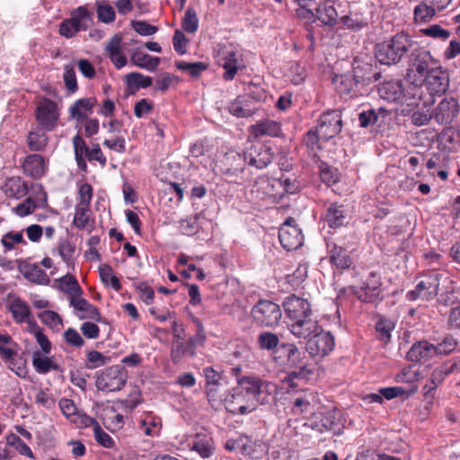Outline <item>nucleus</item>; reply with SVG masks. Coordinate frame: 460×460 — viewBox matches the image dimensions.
Here are the masks:
<instances>
[{"label":"nucleus","instance_id":"56","mask_svg":"<svg viewBox=\"0 0 460 460\" xmlns=\"http://www.w3.org/2000/svg\"><path fill=\"white\" fill-rule=\"evenodd\" d=\"M4 361L7 365L8 368L15 373L18 376L25 377L27 376L28 370L26 362L22 358L12 356V358L5 359Z\"/></svg>","mask_w":460,"mask_h":460},{"label":"nucleus","instance_id":"3","mask_svg":"<svg viewBox=\"0 0 460 460\" xmlns=\"http://www.w3.org/2000/svg\"><path fill=\"white\" fill-rule=\"evenodd\" d=\"M245 395L250 397L256 403H264L263 394H270L276 390V385L271 382L263 381L256 376H245L238 379L237 386Z\"/></svg>","mask_w":460,"mask_h":460},{"label":"nucleus","instance_id":"7","mask_svg":"<svg viewBox=\"0 0 460 460\" xmlns=\"http://www.w3.org/2000/svg\"><path fill=\"white\" fill-rule=\"evenodd\" d=\"M227 411L233 414L244 415L256 409V403L245 395L238 387H235L224 395L223 403Z\"/></svg>","mask_w":460,"mask_h":460},{"label":"nucleus","instance_id":"25","mask_svg":"<svg viewBox=\"0 0 460 460\" xmlns=\"http://www.w3.org/2000/svg\"><path fill=\"white\" fill-rule=\"evenodd\" d=\"M195 349L188 341H185L180 334H174L172 342L171 358L173 364H178L185 356L193 357Z\"/></svg>","mask_w":460,"mask_h":460},{"label":"nucleus","instance_id":"19","mask_svg":"<svg viewBox=\"0 0 460 460\" xmlns=\"http://www.w3.org/2000/svg\"><path fill=\"white\" fill-rule=\"evenodd\" d=\"M290 332L298 339L311 338L312 335L320 330L317 321L314 320L311 315L293 320L288 327Z\"/></svg>","mask_w":460,"mask_h":460},{"label":"nucleus","instance_id":"38","mask_svg":"<svg viewBox=\"0 0 460 460\" xmlns=\"http://www.w3.org/2000/svg\"><path fill=\"white\" fill-rule=\"evenodd\" d=\"M330 262L336 267V270L333 272L334 278L340 279L345 268V252L342 246L332 244L330 248Z\"/></svg>","mask_w":460,"mask_h":460},{"label":"nucleus","instance_id":"48","mask_svg":"<svg viewBox=\"0 0 460 460\" xmlns=\"http://www.w3.org/2000/svg\"><path fill=\"white\" fill-rule=\"evenodd\" d=\"M181 28L188 33H195L199 28V18L192 7H188L181 21Z\"/></svg>","mask_w":460,"mask_h":460},{"label":"nucleus","instance_id":"14","mask_svg":"<svg viewBox=\"0 0 460 460\" xmlns=\"http://www.w3.org/2000/svg\"><path fill=\"white\" fill-rule=\"evenodd\" d=\"M59 118V112L56 102L43 99L38 105L36 111V119L39 124L46 130H53Z\"/></svg>","mask_w":460,"mask_h":460},{"label":"nucleus","instance_id":"61","mask_svg":"<svg viewBox=\"0 0 460 460\" xmlns=\"http://www.w3.org/2000/svg\"><path fill=\"white\" fill-rule=\"evenodd\" d=\"M94 438L95 440L102 447L106 448H112L115 446L114 439L106 433L100 424L95 426V429H93Z\"/></svg>","mask_w":460,"mask_h":460},{"label":"nucleus","instance_id":"2","mask_svg":"<svg viewBox=\"0 0 460 460\" xmlns=\"http://www.w3.org/2000/svg\"><path fill=\"white\" fill-rule=\"evenodd\" d=\"M378 93L381 98L388 102H401L407 106L415 105L420 100V89L417 85H411L404 89L400 80L384 82L378 87Z\"/></svg>","mask_w":460,"mask_h":460},{"label":"nucleus","instance_id":"35","mask_svg":"<svg viewBox=\"0 0 460 460\" xmlns=\"http://www.w3.org/2000/svg\"><path fill=\"white\" fill-rule=\"evenodd\" d=\"M240 453L250 459H260L264 455V447L261 443L253 441L247 436H242Z\"/></svg>","mask_w":460,"mask_h":460},{"label":"nucleus","instance_id":"17","mask_svg":"<svg viewBox=\"0 0 460 460\" xmlns=\"http://www.w3.org/2000/svg\"><path fill=\"white\" fill-rule=\"evenodd\" d=\"M124 49L125 43H123L120 34L112 36L105 45V51L117 69H121L128 63Z\"/></svg>","mask_w":460,"mask_h":460},{"label":"nucleus","instance_id":"63","mask_svg":"<svg viewBox=\"0 0 460 460\" xmlns=\"http://www.w3.org/2000/svg\"><path fill=\"white\" fill-rule=\"evenodd\" d=\"M59 408L64 414V416L68 419L72 420L73 417L76 415V413L79 411L77 410V407L73 400L67 399V398H62L59 401Z\"/></svg>","mask_w":460,"mask_h":460},{"label":"nucleus","instance_id":"54","mask_svg":"<svg viewBox=\"0 0 460 460\" xmlns=\"http://www.w3.org/2000/svg\"><path fill=\"white\" fill-rule=\"evenodd\" d=\"M25 276L31 281L39 285H48L50 281L49 275L36 265L30 266Z\"/></svg>","mask_w":460,"mask_h":460},{"label":"nucleus","instance_id":"27","mask_svg":"<svg viewBox=\"0 0 460 460\" xmlns=\"http://www.w3.org/2000/svg\"><path fill=\"white\" fill-rule=\"evenodd\" d=\"M435 118L440 123H449L458 111V102L454 98H445L438 105Z\"/></svg>","mask_w":460,"mask_h":460},{"label":"nucleus","instance_id":"39","mask_svg":"<svg viewBox=\"0 0 460 460\" xmlns=\"http://www.w3.org/2000/svg\"><path fill=\"white\" fill-rule=\"evenodd\" d=\"M316 16L325 25H333L336 23L338 13L330 1L324 2L316 9Z\"/></svg>","mask_w":460,"mask_h":460},{"label":"nucleus","instance_id":"52","mask_svg":"<svg viewBox=\"0 0 460 460\" xmlns=\"http://www.w3.org/2000/svg\"><path fill=\"white\" fill-rule=\"evenodd\" d=\"M370 70L371 67L367 63L362 66H356V62L353 64V79L357 87L362 88L366 84L369 83L370 77L367 76V74Z\"/></svg>","mask_w":460,"mask_h":460},{"label":"nucleus","instance_id":"47","mask_svg":"<svg viewBox=\"0 0 460 460\" xmlns=\"http://www.w3.org/2000/svg\"><path fill=\"white\" fill-rule=\"evenodd\" d=\"M99 274L102 281L105 285H110L116 291L122 288L119 279L114 275L113 270L110 265L102 264L99 267Z\"/></svg>","mask_w":460,"mask_h":460},{"label":"nucleus","instance_id":"21","mask_svg":"<svg viewBox=\"0 0 460 460\" xmlns=\"http://www.w3.org/2000/svg\"><path fill=\"white\" fill-rule=\"evenodd\" d=\"M436 356L435 345L427 341L413 343L407 352L406 358L412 362L429 360Z\"/></svg>","mask_w":460,"mask_h":460},{"label":"nucleus","instance_id":"46","mask_svg":"<svg viewBox=\"0 0 460 460\" xmlns=\"http://www.w3.org/2000/svg\"><path fill=\"white\" fill-rule=\"evenodd\" d=\"M58 282L59 289L64 293L76 296H81L83 293L76 279L70 274H66L58 279Z\"/></svg>","mask_w":460,"mask_h":460},{"label":"nucleus","instance_id":"24","mask_svg":"<svg viewBox=\"0 0 460 460\" xmlns=\"http://www.w3.org/2000/svg\"><path fill=\"white\" fill-rule=\"evenodd\" d=\"M23 172L26 175L39 179L42 177L47 170V164L40 155H28L22 164Z\"/></svg>","mask_w":460,"mask_h":460},{"label":"nucleus","instance_id":"32","mask_svg":"<svg viewBox=\"0 0 460 460\" xmlns=\"http://www.w3.org/2000/svg\"><path fill=\"white\" fill-rule=\"evenodd\" d=\"M3 190L9 198L21 199L27 195L28 186L21 177H11L5 181Z\"/></svg>","mask_w":460,"mask_h":460},{"label":"nucleus","instance_id":"60","mask_svg":"<svg viewBox=\"0 0 460 460\" xmlns=\"http://www.w3.org/2000/svg\"><path fill=\"white\" fill-rule=\"evenodd\" d=\"M141 425L144 429V433L147 436H153L159 430L161 427L160 418L153 417L152 415L146 416L141 420Z\"/></svg>","mask_w":460,"mask_h":460},{"label":"nucleus","instance_id":"62","mask_svg":"<svg viewBox=\"0 0 460 460\" xmlns=\"http://www.w3.org/2000/svg\"><path fill=\"white\" fill-rule=\"evenodd\" d=\"M421 32L423 33V35L434 39L447 40L450 37V31L448 30L442 28L438 24L430 25L421 30Z\"/></svg>","mask_w":460,"mask_h":460},{"label":"nucleus","instance_id":"20","mask_svg":"<svg viewBox=\"0 0 460 460\" xmlns=\"http://www.w3.org/2000/svg\"><path fill=\"white\" fill-rule=\"evenodd\" d=\"M432 94L444 93L448 87L447 76L440 65L432 69L423 79Z\"/></svg>","mask_w":460,"mask_h":460},{"label":"nucleus","instance_id":"33","mask_svg":"<svg viewBox=\"0 0 460 460\" xmlns=\"http://www.w3.org/2000/svg\"><path fill=\"white\" fill-rule=\"evenodd\" d=\"M160 58L158 57H152L146 53L141 51H134L130 57V62L140 68H144L147 71L153 72L160 64Z\"/></svg>","mask_w":460,"mask_h":460},{"label":"nucleus","instance_id":"59","mask_svg":"<svg viewBox=\"0 0 460 460\" xmlns=\"http://www.w3.org/2000/svg\"><path fill=\"white\" fill-rule=\"evenodd\" d=\"M88 212L89 207L80 205L75 206L73 223L77 228L84 229L87 226L89 221Z\"/></svg>","mask_w":460,"mask_h":460},{"label":"nucleus","instance_id":"12","mask_svg":"<svg viewBox=\"0 0 460 460\" xmlns=\"http://www.w3.org/2000/svg\"><path fill=\"white\" fill-rule=\"evenodd\" d=\"M234 157L243 160L249 165L257 169H263L272 161L273 155L270 149L262 145H252L243 152V155L236 154Z\"/></svg>","mask_w":460,"mask_h":460},{"label":"nucleus","instance_id":"57","mask_svg":"<svg viewBox=\"0 0 460 460\" xmlns=\"http://www.w3.org/2000/svg\"><path fill=\"white\" fill-rule=\"evenodd\" d=\"M199 215H195L193 217H189L185 219L180 221V230L182 234L185 235H194L199 231V224H198Z\"/></svg>","mask_w":460,"mask_h":460},{"label":"nucleus","instance_id":"45","mask_svg":"<svg viewBox=\"0 0 460 460\" xmlns=\"http://www.w3.org/2000/svg\"><path fill=\"white\" fill-rule=\"evenodd\" d=\"M125 82L128 87L138 90L151 86L153 80L150 76L144 75L141 73L132 72L125 76Z\"/></svg>","mask_w":460,"mask_h":460},{"label":"nucleus","instance_id":"42","mask_svg":"<svg viewBox=\"0 0 460 460\" xmlns=\"http://www.w3.org/2000/svg\"><path fill=\"white\" fill-rule=\"evenodd\" d=\"M70 21L79 31H85L92 23L91 13L86 7L79 6L72 12Z\"/></svg>","mask_w":460,"mask_h":460},{"label":"nucleus","instance_id":"18","mask_svg":"<svg viewBox=\"0 0 460 460\" xmlns=\"http://www.w3.org/2000/svg\"><path fill=\"white\" fill-rule=\"evenodd\" d=\"M259 110L254 99L250 95L238 96L228 106V111L237 118H248Z\"/></svg>","mask_w":460,"mask_h":460},{"label":"nucleus","instance_id":"15","mask_svg":"<svg viewBox=\"0 0 460 460\" xmlns=\"http://www.w3.org/2000/svg\"><path fill=\"white\" fill-rule=\"evenodd\" d=\"M439 65L429 51L415 49L411 52L410 71H415L423 79L433 68Z\"/></svg>","mask_w":460,"mask_h":460},{"label":"nucleus","instance_id":"36","mask_svg":"<svg viewBox=\"0 0 460 460\" xmlns=\"http://www.w3.org/2000/svg\"><path fill=\"white\" fill-rule=\"evenodd\" d=\"M345 209L342 204L332 203L327 208L325 220L331 228L341 227L344 223Z\"/></svg>","mask_w":460,"mask_h":460},{"label":"nucleus","instance_id":"50","mask_svg":"<svg viewBox=\"0 0 460 460\" xmlns=\"http://www.w3.org/2000/svg\"><path fill=\"white\" fill-rule=\"evenodd\" d=\"M48 142L47 135L41 130L37 129L30 132L28 136V145L31 150L40 151L43 149Z\"/></svg>","mask_w":460,"mask_h":460},{"label":"nucleus","instance_id":"41","mask_svg":"<svg viewBox=\"0 0 460 460\" xmlns=\"http://www.w3.org/2000/svg\"><path fill=\"white\" fill-rule=\"evenodd\" d=\"M19 345L8 334H0V358L3 360L17 356Z\"/></svg>","mask_w":460,"mask_h":460},{"label":"nucleus","instance_id":"6","mask_svg":"<svg viewBox=\"0 0 460 460\" xmlns=\"http://www.w3.org/2000/svg\"><path fill=\"white\" fill-rule=\"evenodd\" d=\"M127 372L120 366H112L105 369L96 379V387L100 391L115 392L126 384Z\"/></svg>","mask_w":460,"mask_h":460},{"label":"nucleus","instance_id":"58","mask_svg":"<svg viewBox=\"0 0 460 460\" xmlns=\"http://www.w3.org/2000/svg\"><path fill=\"white\" fill-rule=\"evenodd\" d=\"M207 65L203 62H179L177 68L188 72L191 76H199L203 71L207 69Z\"/></svg>","mask_w":460,"mask_h":460},{"label":"nucleus","instance_id":"5","mask_svg":"<svg viewBox=\"0 0 460 460\" xmlns=\"http://www.w3.org/2000/svg\"><path fill=\"white\" fill-rule=\"evenodd\" d=\"M217 62L225 69L223 78L231 81L242 66V55L234 46L223 45L217 50Z\"/></svg>","mask_w":460,"mask_h":460},{"label":"nucleus","instance_id":"51","mask_svg":"<svg viewBox=\"0 0 460 460\" xmlns=\"http://www.w3.org/2000/svg\"><path fill=\"white\" fill-rule=\"evenodd\" d=\"M257 341L260 349L269 351L274 350L279 344V337L270 332H261L258 336Z\"/></svg>","mask_w":460,"mask_h":460},{"label":"nucleus","instance_id":"43","mask_svg":"<svg viewBox=\"0 0 460 460\" xmlns=\"http://www.w3.org/2000/svg\"><path fill=\"white\" fill-rule=\"evenodd\" d=\"M437 10L427 1L423 0L414 8V21L417 23H426L435 16Z\"/></svg>","mask_w":460,"mask_h":460},{"label":"nucleus","instance_id":"23","mask_svg":"<svg viewBox=\"0 0 460 460\" xmlns=\"http://www.w3.org/2000/svg\"><path fill=\"white\" fill-rule=\"evenodd\" d=\"M351 291L357 297L365 303H376L381 300L380 297V283L377 280H372L362 287H350Z\"/></svg>","mask_w":460,"mask_h":460},{"label":"nucleus","instance_id":"1","mask_svg":"<svg viewBox=\"0 0 460 460\" xmlns=\"http://www.w3.org/2000/svg\"><path fill=\"white\" fill-rule=\"evenodd\" d=\"M412 44L413 41L410 36L404 33H397L390 40L376 46V58L384 65H395L411 49Z\"/></svg>","mask_w":460,"mask_h":460},{"label":"nucleus","instance_id":"11","mask_svg":"<svg viewBox=\"0 0 460 460\" xmlns=\"http://www.w3.org/2000/svg\"><path fill=\"white\" fill-rule=\"evenodd\" d=\"M318 134L323 140H329L341 131L342 114L341 111L334 110L324 112L319 119Z\"/></svg>","mask_w":460,"mask_h":460},{"label":"nucleus","instance_id":"64","mask_svg":"<svg viewBox=\"0 0 460 460\" xmlns=\"http://www.w3.org/2000/svg\"><path fill=\"white\" fill-rule=\"evenodd\" d=\"M39 317L43 323L49 325L51 328H56L62 324V319L60 316L57 313L50 310L40 313Z\"/></svg>","mask_w":460,"mask_h":460},{"label":"nucleus","instance_id":"13","mask_svg":"<svg viewBox=\"0 0 460 460\" xmlns=\"http://www.w3.org/2000/svg\"><path fill=\"white\" fill-rule=\"evenodd\" d=\"M281 347L285 349L287 357V365L289 367L298 368V371H292L287 376V379L289 381L292 379L291 376L296 377H306L312 371L307 368V365L305 361V355L300 351L295 344H282Z\"/></svg>","mask_w":460,"mask_h":460},{"label":"nucleus","instance_id":"53","mask_svg":"<svg viewBox=\"0 0 460 460\" xmlns=\"http://www.w3.org/2000/svg\"><path fill=\"white\" fill-rule=\"evenodd\" d=\"M221 385L205 386L209 404L217 409L224 403V396L221 394Z\"/></svg>","mask_w":460,"mask_h":460},{"label":"nucleus","instance_id":"16","mask_svg":"<svg viewBox=\"0 0 460 460\" xmlns=\"http://www.w3.org/2000/svg\"><path fill=\"white\" fill-rule=\"evenodd\" d=\"M283 307L287 316L291 321L312 314L309 302L295 295H291L285 299Z\"/></svg>","mask_w":460,"mask_h":460},{"label":"nucleus","instance_id":"40","mask_svg":"<svg viewBox=\"0 0 460 460\" xmlns=\"http://www.w3.org/2000/svg\"><path fill=\"white\" fill-rule=\"evenodd\" d=\"M1 244L4 247V252H8L13 251L18 244L26 245L27 242L23 237L22 231H9L3 234Z\"/></svg>","mask_w":460,"mask_h":460},{"label":"nucleus","instance_id":"8","mask_svg":"<svg viewBox=\"0 0 460 460\" xmlns=\"http://www.w3.org/2000/svg\"><path fill=\"white\" fill-rule=\"evenodd\" d=\"M335 347L334 337L330 332L320 330L308 340L306 350L312 357L323 358L329 355Z\"/></svg>","mask_w":460,"mask_h":460},{"label":"nucleus","instance_id":"22","mask_svg":"<svg viewBox=\"0 0 460 460\" xmlns=\"http://www.w3.org/2000/svg\"><path fill=\"white\" fill-rule=\"evenodd\" d=\"M452 372V368H437L431 373L430 377L428 379L427 383L422 388V394L425 401L432 403L433 400L435 399L437 387L444 381L446 376Z\"/></svg>","mask_w":460,"mask_h":460},{"label":"nucleus","instance_id":"55","mask_svg":"<svg viewBox=\"0 0 460 460\" xmlns=\"http://www.w3.org/2000/svg\"><path fill=\"white\" fill-rule=\"evenodd\" d=\"M458 341L456 340L452 335L448 334L445 336L441 342L435 345L436 356L448 355L456 349Z\"/></svg>","mask_w":460,"mask_h":460},{"label":"nucleus","instance_id":"37","mask_svg":"<svg viewBox=\"0 0 460 460\" xmlns=\"http://www.w3.org/2000/svg\"><path fill=\"white\" fill-rule=\"evenodd\" d=\"M396 323L394 320L379 316L376 323V331L377 338L385 344H387L392 338V332L394 330Z\"/></svg>","mask_w":460,"mask_h":460},{"label":"nucleus","instance_id":"29","mask_svg":"<svg viewBox=\"0 0 460 460\" xmlns=\"http://www.w3.org/2000/svg\"><path fill=\"white\" fill-rule=\"evenodd\" d=\"M251 133L254 137H279L281 133V124L271 119H262L251 126Z\"/></svg>","mask_w":460,"mask_h":460},{"label":"nucleus","instance_id":"44","mask_svg":"<svg viewBox=\"0 0 460 460\" xmlns=\"http://www.w3.org/2000/svg\"><path fill=\"white\" fill-rule=\"evenodd\" d=\"M75 252V244L68 239H60L58 244V253L63 261L68 266H74V254Z\"/></svg>","mask_w":460,"mask_h":460},{"label":"nucleus","instance_id":"26","mask_svg":"<svg viewBox=\"0 0 460 460\" xmlns=\"http://www.w3.org/2000/svg\"><path fill=\"white\" fill-rule=\"evenodd\" d=\"M70 305L77 310L80 319H91L100 321L101 314L96 306L90 304L86 299L81 298L80 296H74L70 299Z\"/></svg>","mask_w":460,"mask_h":460},{"label":"nucleus","instance_id":"9","mask_svg":"<svg viewBox=\"0 0 460 460\" xmlns=\"http://www.w3.org/2000/svg\"><path fill=\"white\" fill-rule=\"evenodd\" d=\"M279 239L283 248L288 251L296 250L303 245L304 235L301 229L296 225L294 218H287L280 226Z\"/></svg>","mask_w":460,"mask_h":460},{"label":"nucleus","instance_id":"30","mask_svg":"<svg viewBox=\"0 0 460 460\" xmlns=\"http://www.w3.org/2000/svg\"><path fill=\"white\" fill-rule=\"evenodd\" d=\"M190 447L191 452L203 459L209 458L215 452L214 440L209 436H197Z\"/></svg>","mask_w":460,"mask_h":460},{"label":"nucleus","instance_id":"10","mask_svg":"<svg viewBox=\"0 0 460 460\" xmlns=\"http://www.w3.org/2000/svg\"><path fill=\"white\" fill-rule=\"evenodd\" d=\"M252 314L254 320L264 326L278 324L282 315L279 305L268 300L259 301L252 308Z\"/></svg>","mask_w":460,"mask_h":460},{"label":"nucleus","instance_id":"4","mask_svg":"<svg viewBox=\"0 0 460 460\" xmlns=\"http://www.w3.org/2000/svg\"><path fill=\"white\" fill-rule=\"evenodd\" d=\"M442 277L443 274L437 271H432L423 276L415 288L407 293L408 300L415 301L421 299L423 301H429L435 298L438 293Z\"/></svg>","mask_w":460,"mask_h":460},{"label":"nucleus","instance_id":"49","mask_svg":"<svg viewBox=\"0 0 460 460\" xmlns=\"http://www.w3.org/2000/svg\"><path fill=\"white\" fill-rule=\"evenodd\" d=\"M418 387L412 386L409 391L405 390L402 387L400 386H394V387H384L379 389V393L381 394L382 398L386 400H392L394 398L399 397V396H409L411 394H413L417 392Z\"/></svg>","mask_w":460,"mask_h":460},{"label":"nucleus","instance_id":"34","mask_svg":"<svg viewBox=\"0 0 460 460\" xmlns=\"http://www.w3.org/2000/svg\"><path fill=\"white\" fill-rule=\"evenodd\" d=\"M32 365L39 374H47L51 370H58L59 366L53 357H47L40 351H34L32 355Z\"/></svg>","mask_w":460,"mask_h":460},{"label":"nucleus","instance_id":"31","mask_svg":"<svg viewBox=\"0 0 460 460\" xmlns=\"http://www.w3.org/2000/svg\"><path fill=\"white\" fill-rule=\"evenodd\" d=\"M13 318L18 323H28L30 327L36 323L31 319V310L29 305L21 299H14L9 306Z\"/></svg>","mask_w":460,"mask_h":460},{"label":"nucleus","instance_id":"28","mask_svg":"<svg viewBox=\"0 0 460 460\" xmlns=\"http://www.w3.org/2000/svg\"><path fill=\"white\" fill-rule=\"evenodd\" d=\"M95 103V98H83L77 100L69 108L70 118L76 119L78 122H83L84 119H88V115L93 112V108Z\"/></svg>","mask_w":460,"mask_h":460}]
</instances>
